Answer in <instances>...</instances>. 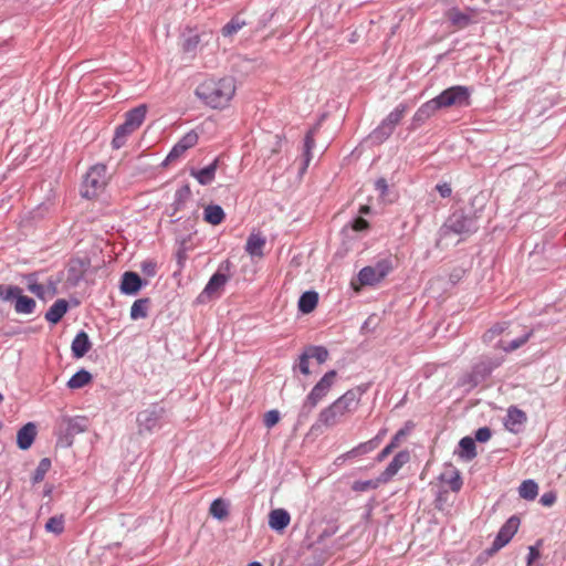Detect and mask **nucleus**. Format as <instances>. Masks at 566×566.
I'll return each mask as SVG.
<instances>
[{"label": "nucleus", "mask_w": 566, "mask_h": 566, "mask_svg": "<svg viewBox=\"0 0 566 566\" xmlns=\"http://www.w3.org/2000/svg\"><path fill=\"white\" fill-rule=\"evenodd\" d=\"M492 432L488 427H483L476 430L475 440L479 442H486L491 439Z\"/></svg>", "instance_id": "nucleus-47"}, {"label": "nucleus", "mask_w": 566, "mask_h": 566, "mask_svg": "<svg viewBox=\"0 0 566 566\" xmlns=\"http://www.w3.org/2000/svg\"><path fill=\"white\" fill-rule=\"evenodd\" d=\"M441 479L453 492H458L462 488V479L459 471L454 468H451L449 471L444 472L441 475Z\"/></svg>", "instance_id": "nucleus-29"}, {"label": "nucleus", "mask_w": 566, "mask_h": 566, "mask_svg": "<svg viewBox=\"0 0 566 566\" xmlns=\"http://www.w3.org/2000/svg\"><path fill=\"white\" fill-rule=\"evenodd\" d=\"M437 111H438V106L434 103V99L432 98V99L426 102L424 104H422L417 109V112L415 113V115L412 117V123L416 126H419L422 123H424L426 120H428L430 117H432Z\"/></svg>", "instance_id": "nucleus-22"}, {"label": "nucleus", "mask_w": 566, "mask_h": 566, "mask_svg": "<svg viewBox=\"0 0 566 566\" xmlns=\"http://www.w3.org/2000/svg\"><path fill=\"white\" fill-rule=\"evenodd\" d=\"M218 167V160H213L209 166L200 169V170H192L191 176H193L200 185H209L213 181L216 176V170Z\"/></svg>", "instance_id": "nucleus-24"}, {"label": "nucleus", "mask_w": 566, "mask_h": 566, "mask_svg": "<svg viewBox=\"0 0 566 566\" xmlns=\"http://www.w3.org/2000/svg\"><path fill=\"white\" fill-rule=\"evenodd\" d=\"M147 298L135 301L130 307V317L133 319L145 318L147 316Z\"/></svg>", "instance_id": "nucleus-34"}, {"label": "nucleus", "mask_w": 566, "mask_h": 566, "mask_svg": "<svg viewBox=\"0 0 566 566\" xmlns=\"http://www.w3.org/2000/svg\"><path fill=\"white\" fill-rule=\"evenodd\" d=\"M408 434V431L406 429H400L399 431H397V433L392 437L391 441L389 442V444L394 448V449H397L401 441L403 440V438Z\"/></svg>", "instance_id": "nucleus-49"}, {"label": "nucleus", "mask_w": 566, "mask_h": 566, "mask_svg": "<svg viewBox=\"0 0 566 566\" xmlns=\"http://www.w3.org/2000/svg\"><path fill=\"white\" fill-rule=\"evenodd\" d=\"M226 218L223 209L218 205H208L203 211V220L212 226L220 224Z\"/></svg>", "instance_id": "nucleus-26"}, {"label": "nucleus", "mask_w": 566, "mask_h": 566, "mask_svg": "<svg viewBox=\"0 0 566 566\" xmlns=\"http://www.w3.org/2000/svg\"><path fill=\"white\" fill-rule=\"evenodd\" d=\"M143 270H144V272H146L150 275H154L156 272V264L153 262H145L143 264Z\"/></svg>", "instance_id": "nucleus-57"}, {"label": "nucleus", "mask_w": 566, "mask_h": 566, "mask_svg": "<svg viewBox=\"0 0 566 566\" xmlns=\"http://www.w3.org/2000/svg\"><path fill=\"white\" fill-rule=\"evenodd\" d=\"M520 526V520L516 516L510 517L500 528L497 536L493 542V548L500 549L504 547L515 535Z\"/></svg>", "instance_id": "nucleus-13"}, {"label": "nucleus", "mask_w": 566, "mask_h": 566, "mask_svg": "<svg viewBox=\"0 0 566 566\" xmlns=\"http://www.w3.org/2000/svg\"><path fill=\"white\" fill-rule=\"evenodd\" d=\"M360 212L368 213L369 212V207L368 206H361Z\"/></svg>", "instance_id": "nucleus-60"}, {"label": "nucleus", "mask_w": 566, "mask_h": 566, "mask_svg": "<svg viewBox=\"0 0 566 566\" xmlns=\"http://www.w3.org/2000/svg\"><path fill=\"white\" fill-rule=\"evenodd\" d=\"M542 546V541H538L535 546H530L528 556H527V566H532V564L539 558V547Z\"/></svg>", "instance_id": "nucleus-46"}, {"label": "nucleus", "mask_w": 566, "mask_h": 566, "mask_svg": "<svg viewBox=\"0 0 566 566\" xmlns=\"http://www.w3.org/2000/svg\"><path fill=\"white\" fill-rule=\"evenodd\" d=\"M506 327H507V326H506V323L497 324V325H495L493 328H491V329L489 331V333H490V334H492V335H495V334H496V335H500V334H502V333H504V332H505Z\"/></svg>", "instance_id": "nucleus-56"}, {"label": "nucleus", "mask_w": 566, "mask_h": 566, "mask_svg": "<svg viewBox=\"0 0 566 566\" xmlns=\"http://www.w3.org/2000/svg\"><path fill=\"white\" fill-rule=\"evenodd\" d=\"M146 104L138 105L125 114L124 123L115 130V135L112 140L113 148L119 149L125 145L127 137L142 126L146 118Z\"/></svg>", "instance_id": "nucleus-3"}, {"label": "nucleus", "mask_w": 566, "mask_h": 566, "mask_svg": "<svg viewBox=\"0 0 566 566\" xmlns=\"http://www.w3.org/2000/svg\"><path fill=\"white\" fill-rule=\"evenodd\" d=\"M380 482H378V478L376 480H367V481H355L352 485L353 491L356 492H365L370 489H376Z\"/></svg>", "instance_id": "nucleus-42"}, {"label": "nucleus", "mask_w": 566, "mask_h": 566, "mask_svg": "<svg viewBox=\"0 0 566 566\" xmlns=\"http://www.w3.org/2000/svg\"><path fill=\"white\" fill-rule=\"evenodd\" d=\"M281 148V140L275 136L274 147L271 149V154H276Z\"/></svg>", "instance_id": "nucleus-59"}, {"label": "nucleus", "mask_w": 566, "mask_h": 566, "mask_svg": "<svg viewBox=\"0 0 566 566\" xmlns=\"http://www.w3.org/2000/svg\"><path fill=\"white\" fill-rule=\"evenodd\" d=\"M336 376V370L327 371L306 396L303 407L308 409V411H312L323 399H325L334 386Z\"/></svg>", "instance_id": "nucleus-8"}, {"label": "nucleus", "mask_w": 566, "mask_h": 566, "mask_svg": "<svg viewBox=\"0 0 566 566\" xmlns=\"http://www.w3.org/2000/svg\"><path fill=\"white\" fill-rule=\"evenodd\" d=\"M280 421V412L277 410H270L265 412L263 422L266 428L274 427Z\"/></svg>", "instance_id": "nucleus-44"}, {"label": "nucleus", "mask_w": 566, "mask_h": 566, "mask_svg": "<svg viewBox=\"0 0 566 566\" xmlns=\"http://www.w3.org/2000/svg\"><path fill=\"white\" fill-rule=\"evenodd\" d=\"M395 449L388 443L376 457L377 462H382Z\"/></svg>", "instance_id": "nucleus-52"}, {"label": "nucleus", "mask_w": 566, "mask_h": 566, "mask_svg": "<svg viewBox=\"0 0 566 566\" xmlns=\"http://www.w3.org/2000/svg\"><path fill=\"white\" fill-rule=\"evenodd\" d=\"M460 447L468 459H473L476 455L474 440L470 437H464L460 440Z\"/></svg>", "instance_id": "nucleus-40"}, {"label": "nucleus", "mask_w": 566, "mask_h": 566, "mask_svg": "<svg viewBox=\"0 0 566 566\" xmlns=\"http://www.w3.org/2000/svg\"><path fill=\"white\" fill-rule=\"evenodd\" d=\"M45 531L56 535L62 534L64 531V517L62 515L50 517L45 523Z\"/></svg>", "instance_id": "nucleus-36"}, {"label": "nucleus", "mask_w": 566, "mask_h": 566, "mask_svg": "<svg viewBox=\"0 0 566 566\" xmlns=\"http://www.w3.org/2000/svg\"><path fill=\"white\" fill-rule=\"evenodd\" d=\"M556 502V494L553 492H546L541 497V503L544 506H552Z\"/></svg>", "instance_id": "nucleus-50"}, {"label": "nucleus", "mask_w": 566, "mask_h": 566, "mask_svg": "<svg viewBox=\"0 0 566 566\" xmlns=\"http://www.w3.org/2000/svg\"><path fill=\"white\" fill-rule=\"evenodd\" d=\"M107 182V167L103 164L94 165L85 175L82 193L85 198H95L105 189Z\"/></svg>", "instance_id": "nucleus-5"}, {"label": "nucleus", "mask_w": 566, "mask_h": 566, "mask_svg": "<svg viewBox=\"0 0 566 566\" xmlns=\"http://www.w3.org/2000/svg\"><path fill=\"white\" fill-rule=\"evenodd\" d=\"M310 359H311V357L307 356V352L305 349L304 353L300 356V361H298L300 371L305 376H308L311 374Z\"/></svg>", "instance_id": "nucleus-45"}, {"label": "nucleus", "mask_w": 566, "mask_h": 566, "mask_svg": "<svg viewBox=\"0 0 566 566\" xmlns=\"http://www.w3.org/2000/svg\"><path fill=\"white\" fill-rule=\"evenodd\" d=\"M36 436V428L34 423L29 422L24 424L17 433L18 447L22 450L29 449Z\"/></svg>", "instance_id": "nucleus-18"}, {"label": "nucleus", "mask_w": 566, "mask_h": 566, "mask_svg": "<svg viewBox=\"0 0 566 566\" xmlns=\"http://www.w3.org/2000/svg\"><path fill=\"white\" fill-rule=\"evenodd\" d=\"M211 42H217L212 31H202L201 33H191L182 42L185 53H195L199 48L202 49Z\"/></svg>", "instance_id": "nucleus-10"}, {"label": "nucleus", "mask_w": 566, "mask_h": 566, "mask_svg": "<svg viewBox=\"0 0 566 566\" xmlns=\"http://www.w3.org/2000/svg\"><path fill=\"white\" fill-rule=\"evenodd\" d=\"M436 188L439 191V193L441 195V197L447 198V197L451 196L452 189H451L450 185H448V184L437 185Z\"/></svg>", "instance_id": "nucleus-54"}, {"label": "nucleus", "mask_w": 566, "mask_h": 566, "mask_svg": "<svg viewBox=\"0 0 566 566\" xmlns=\"http://www.w3.org/2000/svg\"><path fill=\"white\" fill-rule=\"evenodd\" d=\"M408 107L406 104H399L392 112L387 115L381 125L374 132V135L376 137L378 135L389 136L394 132L396 125L400 123Z\"/></svg>", "instance_id": "nucleus-11"}, {"label": "nucleus", "mask_w": 566, "mask_h": 566, "mask_svg": "<svg viewBox=\"0 0 566 566\" xmlns=\"http://www.w3.org/2000/svg\"><path fill=\"white\" fill-rule=\"evenodd\" d=\"M447 17L457 28L460 29L467 27L470 22L469 17L457 9L449 10Z\"/></svg>", "instance_id": "nucleus-37"}, {"label": "nucleus", "mask_w": 566, "mask_h": 566, "mask_svg": "<svg viewBox=\"0 0 566 566\" xmlns=\"http://www.w3.org/2000/svg\"><path fill=\"white\" fill-rule=\"evenodd\" d=\"M67 307L69 304L65 300L55 301L45 313V319L52 324L59 323L67 312Z\"/></svg>", "instance_id": "nucleus-23"}, {"label": "nucleus", "mask_w": 566, "mask_h": 566, "mask_svg": "<svg viewBox=\"0 0 566 566\" xmlns=\"http://www.w3.org/2000/svg\"><path fill=\"white\" fill-rule=\"evenodd\" d=\"M191 198V189L189 185H184L175 193V211L182 209L187 201Z\"/></svg>", "instance_id": "nucleus-32"}, {"label": "nucleus", "mask_w": 566, "mask_h": 566, "mask_svg": "<svg viewBox=\"0 0 566 566\" xmlns=\"http://www.w3.org/2000/svg\"><path fill=\"white\" fill-rule=\"evenodd\" d=\"M433 99L438 109L451 106L464 107L470 105V91L468 87L461 85L451 86Z\"/></svg>", "instance_id": "nucleus-7"}, {"label": "nucleus", "mask_w": 566, "mask_h": 566, "mask_svg": "<svg viewBox=\"0 0 566 566\" xmlns=\"http://www.w3.org/2000/svg\"><path fill=\"white\" fill-rule=\"evenodd\" d=\"M376 448H377L376 440L361 442L358 446H356L355 448H353L352 450L347 451L346 453L338 455L335 460V463L342 464L346 461V459L357 458V457L367 454V453L374 451Z\"/></svg>", "instance_id": "nucleus-17"}, {"label": "nucleus", "mask_w": 566, "mask_h": 566, "mask_svg": "<svg viewBox=\"0 0 566 566\" xmlns=\"http://www.w3.org/2000/svg\"><path fill=\"white\" fill-rule=\"evenodd\" d=\"M0 298L14 302V311L18 314H31L36 306L35 301L24 295L22 289L17 285L0 284Z\"/></svg>", "instance_id": "nucleus-6"}, {"label": "nucleus", "mask_w": 566, "mask_h": 566, "mask_svg": "<svg viewBox=\"0 0 566 566\" xmlns=\"http://www.w3.org/2000/svg\"><path fill=\"white\" fill-rule=\"evenodd\" d=\"M92 344L90 342L88 335L85 332H80L72 342V354L76 358H81L87 354L91 349Z\"/></svg>", "instance_id": "nucleus-21"}, {"label": "nucleus", "mask_w": 566, "mask_h": 566, "mask_svg": "<svg viewBox=\"0 0 566 566\" xmlns=\"http://www.w3.org/2000/svg\"><path fill=\"white\" fill-rule=\"evenodd\" d=\"M392 270L394 264L391 259H382L378 261L375 265H368L363 268L357 275L358 285L356 284V282L353 281L352 286L356 292H358L360 291L361 286L378 285L386 279V276L389 273L392 272Z\"/></svg>", "instance_id": "nucleus-4"}, {"label": "nucleus", "mask_w": 566, "mask_h": 566, "mask_svg": "<svg viewBox=\"0 0 566 566\" xmlns=\"http://www.w3.org/2000/svg\"><path fill=\"white\" fill-rule=\"evenodd\" d=\"M291 522L290 513L284 509H274L269 513V526L276 532H283Z\"/></svg>", "instance_id": "nucleus-16"}, {"label": "nucleus", "mask_w": 566, "mask_h": 566, "mask_svg": "<svg viewBox=\"0 0 566 566\" xmlns=\"http://www.w3.org/2000/svg\"><path fill=\"white\" fill-rule=\"evenodd\" d=\"M160 413L157 410H144L138 413L137 422L140 428L151 431L158 423Z\"/></svg>", "instance_id": "nucleus-25"}, {"label": "nucleus", "mask_w": 566, "mask_h": 566, "mask_svg": "<svg viewBox=\"0 0 566 566\" xmlns=\"http://www.w3.org/2000/svg\"><path fill=\"white\" fill-rule=\"evenodd\" d=\"M62 421L66 426V431L69 434L81 433L85 430V426L78 419L64 418Z\"/></svg>", "instance_id": "nucleus-39"}, {"label": "nucleus", "mask_w": 566, "mask_h": 566, "mask_svg": "<svg viewBox=\"0 0 566 566\" xmlns=\"http://www.w3.org/2000/svg\"><path fill=\"white\" fill-rule=\"evenodd\" d=\"M235 92V80L232 76H209L198 84L195 95L205 106L221 111L230 105Z\"/></svg>", "instance_id": "nucleus-1"}, {"label": "nucleus", "mask_w": 566, "mask_h": 566, "mask_svg": "<svg viewBox=\"0 0 566 566\" xmlns=\"http://www.w3.org/2000/svg\"><path fill=\"white\" fill-rule=\"evenodd\" d=\"M91 381L92 375L87 370L81 369L70 378V380L67 381V387L71 389H80L90 384Z\"/></svg>", "instance_id": "nucleus-28"}, {"label": "nucleus", "mask_w": 566, "mask_h": 566, "mask_svg": "<svg viewBox=\"0 0 566 566\" xmlns=\"http://www.w3.org/2000/svg\"><path fill=\"white\" fill-rule=\"evenodd\" d=\"M2 401H3V395L0 394V402H2Z\"/></svg>", "instance_id": "nucleus-62"}, {"label": "nucleus", "mask_w": 566, "mask_h": 566, "mask_svg": "<svg viewBox=\"0 0 566 566\" xmlns=\"http://www.w3.org/2000/svg\"><path fill=\"white\" fill-rule=\"evenodd\" d=\"M266 240L261 233H251L245 243V251L251 256H263Z\"/></svg>", "instance_id": "nucleus-20"}, {"label": "nucleus", "mask_w": 566, "mask_h": 566, "mask_svg": "<svg viewBox=\"0 0 566 566\" xmlns=\"http://www.w3.org/2000/svg\"><path fill=\"white\" fill-rule=\"evenodd\" d=\"M317 303L318 294L314 291H307L298 300V310L304 314H308L315 310Z\"/></svg>", "instance_id": "nucleus-27"}, {"label": "nucleus", "mask_w": 566, "mask_h": 566, "mask_svg": "<svg viewBox=\"0 0 566 566\" xmlns=\"http://www.w3.org/2000/svg\"><path fill=\"white\" fill-rule=\"evenodd\" d=\"M375 187L378 191H380V193L382 196H385L388 191V184H387V180L385 178H379L376 184H375Z\"/></svg>", "instance_id": "nucleus-53"}, {"label": "nucleus", "mask_w": 566, "mask_h": 566, "mask_svg": "<svg viewBox=\"0 0 566 566\" xmlns=\"http://www.w3.org/2000/svg\"><path fill=\"white\" fill-rule=\"evenodd\" d=\"M410 461V452L408 450L399 451L391 462L386 467V469L378 476V482L385 484L390 482L394 476L399 472V470Z\"/></svg>", "instance_id": "nucleus-9"}, {"label": "nucleus", "mask_w": 566, "mask_h": 566, "mask_svg": "<svg viewBox=\"0 0 566 566\" xmlns=\"http://www.w3.org/2000/svg\"><path fill=\"white\" fill-rule=\"evenodd\" d=\"M369 227V223L364 218L359 217L354 221L353 229L355 231H361Z\"/></svg>", "instance_id": "nucleus-51"}, {"label": "nucleus", "mask_w": 566, "mask_h": 566, "mask_svg": "<svg viewBox=\"0 0 566 566\" xmlns=\"http://www.w3.org/2000/svg\"><path fill=\"white\" fill-rule=\"evenodd\" d=\"M518 494L522 499L532 501L538 494V485L533 480H525L518 488Z\"/></svg>", "instance_id": "nucleus-31"}, {"label": "nucleus", "mask_w": 566, "mask_h": 566, "mask_svg": "<svg viewBox=\"0 0 566 566\" xmlns=\"http://www.w3.org/2000/svg\"><path fill=\"white\" fill-rule=\"evenodd\" d=\"M243 25H244V22H240L237 19H232L230 22H228L222 28V34L224 36H230L232 34L237 33Z\"/></svg>", "instance_id": "nucleus-43"}, {"label": "nucleus", "mask_w": 566, "mask_h": 566, "mask_svg": "<svg viewBox=\"0 0 566 566\" xmlns=\"http://www.w3.org/2000/svg\"><path fill=\"white\" fill-rule=\"evenodd\" d=\"M315 147V138H314V134L312 130H310L306 136H305V139H304V151H303V167H302V172H304L311 160H312V149Z\"/></svg>", "instance_id": "nucleus-30"}, {"label": "nucleus", "mask_w": 566, "mask_h": 566, "mask_svg": "<svg viewBox=\"0 0 566 566\" xmlns=\"http://www.w3.org/2000/svg\"><path fill=\"white\" fill-rule=\"evenodd\" d=\"M50 467H51L50 460L46 458L42 459L33 474V478H32L33 483L41 482L44 479V475L49 471Z\"/></svg>", "instance_id": "nucleus-41"}, {"label": "nucleus", "mask_w": 566, "mask_h": 566, "mask_svg": "<svg viewBox=\"0 0 566 566\" xmlns=\"http://www.w3.org/2000/svg\"><path fill=\"white\" fill-rule=\"evenodd\" d=\"M526 413L523 410L516 407H511L507 410L504 426L509 431L517 433L520 432L522 426L526 422Z\"/></svg>", "instance_id": "nucleus-15"}, {"label": "nucleus", "mask_w": 566, "mask_h": 566, "mask_svg": "<svg viewBox=\"0 0 566 566\" xmlns=\"http://www.w3.org/2000/svg\"><path fill=\"white\" fill-rule=\"evenodd\" d=\"M464 221H465V220L454 222V223L451 226L452 230H453L454 232H457V233H467V232H470V231H471V229H470V228H465V227H464Z\"/></svg>", "instance_id": "nucleus-55"}, {"label": "nucleus", "mask_w": 566, "mask_h": 566, "mask_svg": "<svg viewBox=\"0 0 566 566\" xmlns=\"http://www.w3.org/2000/svg\"><path fill=\"white\" fill-rule=\"evenodd\" d=\"M386 432H387V431H386V429L380 430V431L377 433V436H376L375 438L370 439L369 441H375V440H376V441H377V447H378V446H379V443H380V441H381V440H382V438L385 437Z\"/></svg>", "instance_id": "nucleus-58"}, {"label": "nucleus", "mask_w": 566, "mask_h": 566, "mask_svg": "<svg viewBox=\"0 0 566 566\" xmlns=\"http://www.w3.org/2000/svg\"><path fill=\"white\" fill-rule=\"evenodd\" d=\"M142 287V279L135 272H125L122 276L120 290L125 294H136Z\"/></svg>", "instance_id": "nucleus-19"}, {"label": "nucleus", "mask_w": 566, "mask_h": 566, "mask_svg": "<svg viewBox=\"0 0 566 566\" xmlns=\"http://www.w3.org/2000/svg\"><path fill=\"white\" fill-rule=\"evenodd\" d=\"M531 335L532 332H526L522 336L513 340L501 339V347L506 352L515 350L520 348L522 345H524L530 339Z\"/></svg>", "instance_id": "nucleus-33"}, {"label": "nucleus", "mask_w": 566, "mask_h": 566, "mask_svg": "<svg viewBox=\"0 0 566 566\" xmlns=\"http://www.w3.org/2000/svg\"><path fill=\"white\" fill-rule=\"evenodd\" d=\"M28 290L40 298L44 296V286L36 282H29Z\"/></svg>", "instance_id": "nucleus-48"}, {"label": "nucleus", "mask_w": 566, "mask_h": 566, "mask_svg": "<svg viewBox=\"0 0 566 566\" xmlns=\"http://www.w3.org/2000/svg\"><path fill=\"white\" fill-rule=\"evenodd\" d=\"M306 352L307 356L316 359L318 364L325 363L329 356L328 350L323 346H308Z\"/></svg>", "instance_id": "nucleus-38"}, {"label": "nucleus", "mask_w": 566, "mask_h": 566, "mask_svg": "<svg viewBox=\"0 0 566 566\" xmlns=\"http://www.w3.org/2000/svg\"><path fill=\"white\" fill-rule=\"evenodd\" d=\"M249 566H262V565L258 562H253V563L249 564Z\"/></svg>", "instance_id": "nucleus-61"}, {"label": "nucleus", "mask_w": 566, "mask_h": 566, "mask_svg": "<svg viewBox=\"0 0 566 566\" xmlns=\"http://www.w3.org/2000/svg\"><path fill=\"white\" fill-rule=\"evenodd\" d=\"M209 512L218 520H224L229 514L228 506L221 499H217L211 503Z\"/></svg>", "instance_id": "nucleus-35"}, {"label": "nucleus", "mask_w": 566, "mask_h": 566, "mask_svg": "<svg viewBox=\"0 0 566 566\" xmlns=\"http://www.w3.org/2000/svg\"><path fill=\"white\" fill-rule=\"evenodd\" d=\"M199 136L195 130H190L187 134H185L181 139L172 147L170 153L167 156V160L175 161L184 154L195 147L198 144Z\"/></svg>", "instance_id": "nucleus-14"}, {"label": "nucleus", "mask_w": 566, "mask_h": 566, "mask_svg": "<svg viewBox=\"0 0 566 566\" xmlns=\"http://www.w3.org/2000/svg\"><path fill=\"white\" fill-rule=\"evenodd\" d=\"M359 401V396L355 390H347L319 411L311 430L322 431L323 429H331L344 422L358 409Z\"/></svg>", "instance_id": "nucleus-2"}, {"label": "nucleus", "mask_w": 566, "mask_h": 566, "mask_svg": "<svg viewBox=\"0 0 566 566\" xmlns=\"http://www.w3.org/2000/svg\"><path fill=\"white\" fill-rule=\"evenodd\" d=\"M228 282V276L224 274H221L219 272L214 273L208 284L206 285L205 290L199 295L200 302H206L208 300L220 296L226 283Z\"/></svg>", "instance_id": "nucleus-12"}]
</instances>
